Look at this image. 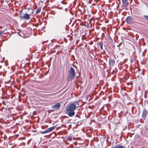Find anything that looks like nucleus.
Instances as JSON below:
<instances>
[{
	"label": "nucleus",
	"mask_w": 148,
	"mask_h": 148,
	"mask_svg": "<svg viewBox=\"0 0 148 148\" xmlns=\"http://www.w3.org/2000/svg\"><path fill=\"white\" fill-rule=\"evenodd\" d=\"M79 104L77 101L72 102L66 108V113L69 117H72L75 114L74 110L79 107Z\"/></svg>",
	"instance_id": "nucleus-1"
},
{
	"label": "nucleus",
	"mask_w": 148,
	"mask_h": 148,
	"mask_svg": "<svg viewBox=\"0 0 148 148\" xmlns=\"http://www.w3.org/2000/svg\"><path fill=\"white\" fill-rule=\"evenodd\" d=\"M75 71L74 69L72 67H70L69 70V76L67 78L68 81L72 80L75 77Z\"/></svg>",
	"instance_id": "nucleus-2"
},
{
	"label": "nucleus",
	"mask_w": 148,
	"mask_h": 148,
	"mask_svg": "<svg viewBox=\"0 0 148 148\" xmlns=\"http://www.w3.org/2000/svg\"><path fill=\"white\" fill-rule=\"evenodd\" d=\"M126 21L127 23L129 24H132L134 23V19L131 16L127 17L126 19Z\"/></svg>",
	"instance_id": "nucleus-3"
},
{
	"label": "nucleus",
	"mask_w": 148,
	"mask_h": 148,
	"mask_svg": "<svg viewBox=\"0 0 148 148\" xmlns=\"http://www.w3.org/2000/svg\"><path fill=\"white\" fill-rule=\"evenodd\" d=\"M20 18L21 19L24 18L27 20L29 19L30 18L29 15L27 13L24 14L23 16H20Z\"/></svg>",
	"instance_id": "nucleus-4"
},
{
	"label": "nucleus",
	"mask_w": 148,
	"mask_h": 148,
	"mask_svg": "<svg viewBox=\"0 0 148 148\" xmlns=\"http://www.w3.org/2000/svg\"><path fill=\"white\" fill-rule=\"evenodd\" d=\"M122 7H123L127 6L128 4V0H122Z\"/></svg>",
	"instance_id": "nucleus-5"
},
{
	"label": "nucleus",
	"mask_w": 148,
	"mask_h": 148,
	"mask_svg": "<svg viewBox=\"0 0 148 148\" xmlns=\"http://www.w3.org/2000/svg\"><path fill=\"white\" fill-rule=\"evenodd\" d=\"M115 61L111 59H109V64L110 66V67L113 66L115 63Z\"/></svg>",
	"instance_id": "nucleus-6"
},
{
	"label": "nucleus",
	"mask_w": 148,
	"mask_h": 148,
	"mask_svg": "<svg viewBox=\"0 0 148 148\" xmlns=\"http://www.w3.org/2000/svg\"><path fill=\"white\" fill-rule=\"evenodd\" d=\"M60 106V104L59 103H57L52 106L53 108L54 109H58Z\"/></svg>",
	"instance_id": "nucleus-7"
},
{
	"label": "nucleus",
	"mask_w": 148,
	"mask_h": 148,
	"mask_svg": "<svg viewBox=\"0 0 148 148\" xmlns=\"http://www.w3.org/2000/svg\"><path fill=\"white\" fill-rule=\"evenodd\" d=\"M56 126H54L52 127H50L49 128L47 129L46 130L47 131V133L51 131H52L56 127Z\"/></svg>",
	"instance_id": "nucleus-8"
},
{
	"label": "nucleus",
	"mask_w": 148,
	"mask_h": 148,
	"mask_svg": "<svg viewBox=\"0 0 148 148\" xmlns=\"http://www.w3.org/2000/svg\"><path fill=\"white\" fill-rule=\"evenodd\" d=\"M147 114V111L145 109H144L143 112V114L142 115V117L143 118H145Z\"/></svg>",
	"instance_id": "nucleus-9"
},
{
	"label": "nucleus",
	"mask_w": 148,
	"mask_h": 148,
	"mask_svg": "<svg viewBox=\"0 0 148 148\" xmlns=\"http://www.w3.org/2000/svg\"><path fill=\"white\" fill-rule=\"evenodd\" d=\"M99 45L100 49L101 50L103 49V45L101 44V42H99L98 43V46Z\"/></svg>",
	"instance_id": "nucleus-10"
},
{
	"label": "nucleus",
	"mask_w": 148,
	"mask_h": 148,
	"mask_svg": "<svg viewBox=\"0 0 148 148\" xmlns=\"http://www.w3.org/2000/svg\"><path fill=\"white\" fill-rule=\"evenodd\" d=\"M112 148H125V147L122 146H116Z\"/></svg>",
	"instance_id": "nucleus-11"
},
{
	"label": "nucleus",
	"mask_w": 148,
	"mask_h": 148,
	"mask_svg": "<svg viewBox=\"0 0 148 148\" xmlns=\"http://www.w3.org/2000/svg\"><path fill=\"white\" fill-rule=\"evenodd\" d=\"M41 11V8H39L36 11V14H38Z\"/></svg>",
	"instance_id": "nucleus-12"
},
{
	"label": "nucleus",
	"mask_w": 148,
	"mask_h": 148,
	"mask_svg": "<svg viewBox=\"0 0 148 148\" xmlns=\"http://www.w3.org/2000/svg\"><path fill=\"white\" fill-rule=\"evenodd\" d=\"M143 17L147 21H148V15H144Z\"/></svg>",
	"instance_id": "nucleus-13"
},
{
	"label": "nucleus",
	"mask_w": 148,
	"mask_h": 148,
	"mask_svg": "<svg viewBox=\"0 0 148 148\" xmlns=\"http://www.w3.org/2000/svg\"><path fill=\"white\" fill-rule=\"evenodd\" d=\"M47 133V131L46 130H45V131L42 132H41V133L42 134H45L46 133Z\"/></svg>",
	"instance_id": "nucleus-14"
},
{
	"label": "nucleus",
	"mask_w": 148,
	"mask_h": 148,
	"mask_svg": "<svg viewBox=\"0 0 148 148\" xmlns=\"http://www.w3.org/2000/svg\"><path fill=\"white\" fill-rule=\"evenodd\" d=\"M30 11H31L32 12V14L33 13V10L32 9H30Z\"/></svg>",
	"instance_id": "nucleus-15"
},
{
	"label": "nucleus",
	"mask_w": 148,
	"mask_h": 148,
	"mask_svg": "<svg viewBox=\"0 0 148 148\" xmlns=\"http://www.w3.org/2000/svg\"><path fill=\"white\" fill-rule=\"evenodd\" d=\"M4 32V31H1L0 33L2 34Z\"/></svg>",
	"instance_id": "nucleus-16"
},
{
	"label": "nucleus",
	"mask_w": 148,
	"mask_h": 148,
	"mask_svg": "<svg viewBox=\"0 0 148 148\" xmlns=\"http://www.w3.org/2000/svg\"><path fill=\"white\" fill-rule=\"evenodd\" d=\"M110 38L111 40V41H110V42H112L113 41V40H112V39L110 37Z\"/></svg>",
	"instance_id": "nucleus-17"
},
{
	"label": "nucleus",
	"mask_w": 148,
	"mask_h": 148,
	"mask_svg": "<svg viewBox=\"0 0 148 148\" xmlns=\"http://www.w3.org/2000/svg\"><path fill=\"white\" fill-rule=\"evenodd\" d=\"M120 54H121L123 55V56H124V54L123 53H120Z\"/></svg>",
	"instance_id": "nucleus-18"
},
{
	"label": "nucleus",
	"mask_w": 148,
	"mask_h": 148,
	"mask_svg": "<svg viewBox=\"0 0 148 148\" xmlns=\"http://www.w3.org/2000/svg\"><path fill=\"white\" fill-rule=\"evenodd\" d=\"M89 25H88L87 26V27L88 28L89 27Z\"/></svg>",
	"instance_id": "nucleus-19"
}]
</instances>
